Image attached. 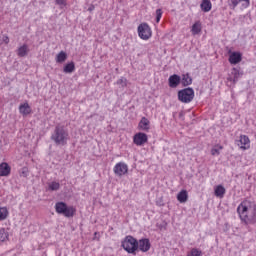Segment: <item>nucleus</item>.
Masks as SVG:
<instances>
[{"instance_id": "f03ea898", "label": "nucleus", "mask_w": 256, "mask_h": 256, "mask_svg": "<svg viewBox=\"0 0 256 256\" xmlns=\"http://www.w3.org/2000/svg\"><path fill=\"white\" fill-rule=\"evenodd\" d=\"M55 211L58 215H63L68 219L75 217V213H77V209L75 207L67 206V203L65 202H56Z\"/></svg>"}, {"instance_id": "4468645a", "label": "nucleus", "mask_w": 256, "mask_h": 256, "mask_svg": "<svg viewBox=\"0 0 256 256\" xmlns=\"http://www.w3.org/2000/svg\"><path fill=\"white\" fill-rule=\"evenodd\" d=\"M11 175V166L7 162L0 164V177H9Z\"/></svg>"}, {"instance_id": "423d86ee", "label": "nucleus", "mask_w": 256, "mask_h": 256, "mask_svg": "<svg viewBox=\"0 0 256 256\" xmlns=\"http://www.w3.org/2000/svg\"><path fill=\"white\" fill-rule=\"evenodd\" d=\"M195 99V90L193 88H184L178 91V100L181 103H191Z\"/></svg>"}, {"instance_id": "9b49d317", "label": "nucleus", "mask_w": 256, "mask_h": 256, "mask_svg": "<svg viewBox=\"0 0 256 256\" xmlns=\"http://www.w3.org/2000/svg\"><path fill=\"white\" fill-rule=\"evenodd\" d=\"M137 251H142V253H147L151 249V241L147 238L137 240Z\"/></svg>"}, {"instance_id": "f8f14e48", "label": "nucleus", "mask_w": 256, "mask_h": 256, "mask_svg": "<svg viewBox=\"0 0 256 256\" xmlns=\"http://www.w3.org/2000/svg\"><path fill=\"white\" fill-rule=\"evenodd\" d=\"M243 60V55L241 52H229V58L228 61L230 65H237L238 63H241Z\"/></svg>"}, {"instance_id": "aec40b11", "label": "nucleus", "mask_w": 256, "mask_h": 256, "mask_svg": "<svg viewBox=\"0 0 256 256\" xmlns=\"http://www.w3.org/2000/svg\"><path fill=\"white\" fill-rule=\"evenodd\" d=\"M221 151H223V145L216 144L211 148L210 153L212 157H218V155H221Z\"/></svg>"}, {"instance_id": "7c9ffc66", "label": "nucleus", "mask_w": 256, "mask_h": 256, "mask_svg": "<svg viewBox=\"0 0 256 256\" xmlns=\"http://www.w3.org/2000/svg\"><path fill=\"white\" fill-rule=\"evenodd\" d=\"M232 74L234 75L233 83H237V81H239V70L237 68H233Z\"/></svg>"}, {"instance_id": "7ed1b4c3", "label": "nucleus", "mask_w": 256, "mask_h": 256, "mask_svg": "<svg viewBox=\"0 0 256 256\" xmlns=\"http://www.w3.org/2000/svg\"><path fill=\"white\" fill-rule=\"evenodd\" d=\"M137 245V239L131 235L126 236L121 242V247L124 251L131 255H137Z\"/></svg>"}, {"instance_id": "a211bd4d", "label": "nucleus", "mask_w": 256, "mask_h": 256, "mask_svg": "<svg viewBox=\"0 0 256 256\" xmlns=\"http://www.w3.org/2000/svg\"><path fill=\"white\" fill-rule=\"evenodd\" d=\"M18 57H27L29 55V46L27 44H23L17 49Z\"/></svg>"}, {"instance_id": "c756f323", "label": "nucleus", "mask_w": 256, "mask_h": 256, "mask_svg": "<svg viewBox=\"0 0 256 256\" xmlns=\"http://www.w3.org/2000/svg\"><path fill=\"white\" fill-rule=\"evenodd\" d=\"M116 84L120 85L123 88L127 87V78L121 77L120 79L117 80Z\"/></svg>"}, {"instance_id": "20e7f679", "label": "nucleus", "mask_w": 256, "mask_h": 256, "mask_svg": "<svg viewBox=\"0 0 256 256\" xmlns=\"http://www.w3.org/2000/svg\"><path fill=\"white\" fill-rule=\"evenodd\" d=\"M51 139L56 145H61L63 147L67 145V141H69V133H67L65 129H56L54 130Z\"/></svg>"}, {"instance_id": "cd10ccee", "label": "nucleus", "mask_w": 256, "mask_h": 256, "mask_svg": "<svg viewBox=\"0 0 256 256\" xmlns=\"http://www.w3.org/2000/svg\"><path fill=\"white\" fill-rule=\"evenodd\" d=\"M60 188L61 184L57 181H53L48 184L49 191H59Z\"/></svg>"}, {"instance_id": "ddd939ff", "label": "nucleus", "mask_w": 256, "mask_h": 256, "mask_svg": "<svg viewBox=\"0 0 256 256\" xmlns=\"http://www.w3.org/2000/svg\"><path fill=\"white\" fill-rule=\"evenodd\" d=\"M169 87L172 89H176V87H179L181 83V77L177 74H173L168 79Z\"/></svg>"}, {"instance_id": "1a4fd4ad", "label": "nucleus", "mask_w": 256, "mask_h": 256, "mask_svg": "<svg viewBox=\"0 0 256 256\" xmlns=\"http://www.w3.org/2000/svg\"><path fill=\"white\" fill-rule=\"evenodd\" d=\"M147 141H149V137L143 132H138L133 136V143L137 147H143Z\"/></svg>"}, {"instance_id": "2f4dec72", "label": "nucleus", "mask_w": 256, "mask_h": 256, "mask_svg": "<svg viewBox=\"0 0 256 256\" xmlns=\"http://www.w3.org/2000/svg\"><path fill=\"white\" fill-rule=\"evenodd\" d=\"M161 17H163V10L157 9L156 10V23H160Z\"/></svg>"}, {"instance_id": "f704fd0d", "label": "nucleus", "mask_w": 256, "mask_h": 256, "mask_svg": "<svg viewBox=\"0 0 256 256\" xmlns=\"http://www.w3.org/2000/svg\"><path fill=\"white\" fill-rule=\"evenodd\" d=\"M56 5H60V7H65L67 2L65 0H56Z\"/></svg>"}, {"instance_id": "6ab92c4d", "label": "nucleus", "mask_w": 256, "mask_h": 256, "mask_svg": "<svg viewBox=\"0 0 256 256\" xmlns=\"http://www.w3.org/2000/svg\"><path fill=\"white\" fill-rule=\"evenodd\" d=\"M19 112L21 115L27 116L31 113V106H29V103H24L19 106Z\"/></svg>"}, {"instance_id": "f3484780", "label": "nucleus", "mask_w": 256, "mask_h": 256, "mask_svg": "<svg viewBox=\"0 0 256 256\" xmlns=\"http://www.w3.org/2000/svg\"><path fill=\"white\" fill-rule=\"evenodd\" d=\"M188 199H189V193L187 192V190H181L177 194V201L179 203H187Z\"/></svg>"}, {"instance_id": "c85d7f7f", "label": "nucleus", "mask_w": 256, "mask_h": 256, "mask_svg": "<svg viewBox=\"0 0 256 256\" xmlns=\"http://www.w3.org/2000/svg\"><path fill=\"white\" fill-rule=\"evenodd\" d=\"M187 256H203V252L197 248H192L188 253Z\"/></svg>"}, {"instance_id": "b1692460", "label": "nucleus", "mask_w": 256, "mask_h": 256, "mask_svg": "<svg viewBox=\"0 0 256 256\" xmlns=\"http://www.w3.org/2000/svg\"><path fill=\"white\" fill-rule=\"evenodd\" d=\"M151 125V122L146 117H142L139 122V129H149V126Z\"/></svg>"}, {"instance_id": "2eb2a0df", "label": "nucleus", "mask_w": 256, "mask_h": 256, "mask_svg": "<svg viewBox=\"0 0 256 256\" xmlns=\"http://www.w3.org/2000/svg\"><path fill=\"white\" fill-rule=\"evenodd\" d=\"M225 187L223 185H217L214 188V195L215 197H218L219 199H223L225 197Z\"/></svg>"}, {"instance_id": "6e6552de", "label": "nucleus", "mask_w": 256, "mask_h": 256, "mask_svg": "<svg viewBox=\"0 0 256 256\" xmlns=\"http://www.w3.org/2000/svg\"><path fill=\"white\" fill-rule=\"evenodd\" d=\"M236 145L241 151H248V149H251V140L247 135H240L238 140H236Z\"/></svg>"}, {"instance_id": "4be33fe9", "label": "nucleus", "mask_w": 256, "mask_h": 256, "mask_svg": "<svg viewBox=\"0 0 256 256\" xmlns=\"http://www.w3.org/2000/svg\"><path fill=\"white\" fill-rule=\"evenodd\" d=\"M56 63H65V61H67V52L65 51H60L57 55H56Z\"/></svg>"}, {"instance_id": "393cba45", "label": "nucleus", "mask_w": 256, "mask_h": 256, "mask_svg": "<svg viewBox=\"0 0 256 256\" xmlns=\"http://www.w3.org/2000/svg\"><path fill=\"white\" fill-rule=\"evenodd\" d=\"M9 239V232L5 228H0V243H5Z\"/></svg>"}, {"instance_id": "39448f33", "label": "nucleus", "mask_w": 256, "mask_h": 256, "mask_svg": "<svg viewBox=\"0 0 256 256\" xmlns=\"http://www.w3.org/2000/svg\"><path fill=\"white\" fill-rule=\"evenodd\" d=\"M138 37L142 39V41H149L153 37V30L151 26L147 22L141 23L138 28Z\"/></svg>"}, {"instance_id": "a878e982", "label": "nucleus", "mask_w": 256, "mask_h": 256, "mask_svg": "<svg viewBox=\"0 0 256 256\" xmlns=\"http://www.w3.org/2000/svg\"><path fill=\"white\" fill-rule=\"evenodd\" d=\"M9 217V209L7 207H0V221H5Z\"/></svg>"}, {"instance_id": "bb28decb", "label": "nucleus", "mask_w": 256, "mask_h": 256, "mask_svg": "<svg viewBox=\"0 0 256 256\" xmlns=\"http://www.w3.org/2000/svg\"><path fill=\"white\" fill-rule=\"evenodd\" d=\"M63 71L65 73H73L75 71V62H69L67 63L64 68Z\"/></svg>"}, {"instance_id": "9d476101", "label": "nucleus", "mask_w": 256, "mask_h": 256, "mask_svg": "<svg viewBox=\"0 0 256 256\" xmlns=\"http://www.w3.org/2000/svg\"><path fill=\"white\" fill-rule=\"evenodd\" d=\"M228 5L232 8L235 9L239 7L240 9H248L249 5H251V0H228Z\"/></svg>"}, {"instance_id": "72a5a7b5", "label": "nucleus", "mask_w": 256, "mask_h": 256, "mask_svg": "<svg viewBox=\"0 0 256 256\" xmlns=\"http://www.w3.org/2000/svg\"><path fill=\"white\" fill-rule=\"evenodd\" d=\"M1 41H2V43H5V45H9V36L3 35L1 37Z\"/></svg>"}, {"instance_id": "0eeeda50", "label": "nucleus", "mask_w": 256, "mask_h": 256, "mask_svg": "<svg viewBox=\"0 0 256 256\" xmlns=\"http://www.w3.org/2000/svg\"><path fill=\"white\" fill-rule=\"evenodd\" d=\"M113 173L116 177H125L129 173V165L125 162H117L113 167Z\"/></svg>"}, {"instance_id": "f257e3e1", "label": "nucleus", "mask_w": 256, "mask_h": 256, "mask_svg": "<svg viewBox=\"0 0 256 256\" xmlns=\"http://www.w3.org/2000/svg\"><path fill=\"white\" fill-rule=\"evenodd\" d=\"M237 213L241 223L244 225H255L256 223V203L245 199L237 207Z\"/></svg>"}, {"instance_id": "412c9836", "label": "nucleus", "mask_w": 256, "mask_h": 256, "mask_svg": "<svg viewBox=\"0 0 256 256\" xmlns=\"http://www.w3.org/2000/svg\"><path fill=\"white\" fill-rule=\"evenodd\" d=\"M200 7H201L202 11H204V13H209V11H211L213 5L211 4V0H203Z\"/></svg>"}, {"instance_id": "473e14b6", "label": "nucleus", "mask_w": 256, "mask_h": 256, "mask_svg": "<svg viewBox=\"0 0 256 256\" xmlns=\"http://www.w3.org/2000/svg\"><path fill=\"white\" fill-rule=\"evenodd\" d=\"M20 177H27L29 175V169L27 167H23L20 172Z\"/></svg>"}, {"instance_id": "dca6fc26", "label": "nucleus", "mask_w": 256, "mask_h": 256, "mask_svg": "<svg viewBox=\"0 0 256 256\" xmlns=\"http://www.w3.org/2000/svg\"><path fill=\"white\" fill-rule=\"evenodd\" d=\"M180 83L183 85V87H189V85L193 83V78H191L189 73L183 74L180 78Z\"/></svg>"}, {"instance_id": "5701e85b", "label": "nucleus", "mask_w": 256, "mask_h": 256, "mask_svg": "<svg viewBox=\"0 0 256 256\" xmlns=\"http://www.w3.org/2000/svg\"><path fill=\"white\" fill-rule=\"evenodd\" d=\"M201 22L197 21L192 25L191 28V33L192 35H199V33H201Z\"/></svg>"}]
</instances>
